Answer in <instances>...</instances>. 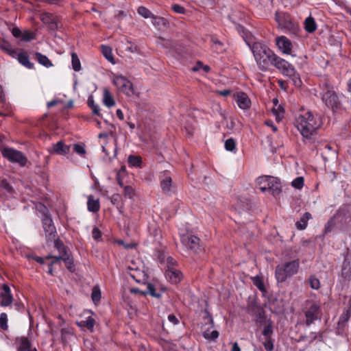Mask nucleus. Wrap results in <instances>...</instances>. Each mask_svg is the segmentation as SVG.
I'll return each instance as SVG.
<instances>
[{"mask_svg":"<svg viewBox=\"0 0 351 351\" xmlns=\"http://www.w3.org/2000/svg\"><path fill=\"white\" fill-rule=\"evenodd\" d=\"M291 186L297 189H301L304 186L303 177H298L291 182Z\"/></svg>","mask_w":351,"mask_h":351,"instance_id":"nucleus-40","label":"nucleus"},{"mask_svg":"<svg viewBox=\"0 0 351 351\" xmlns=\"http://www.w3.org/2000/svg\"><path fill=\"white\" fill-rule=\"evenodd\" d=\"M138 13L145 19H152L154 15L147 8L144 6H140L138 8Z\"/></svg>","mask_w":351,"mask_h":351,"instance_id":"nucleus-39","label":"nucleus"},{"mask_svg":"<svg viewBox=\"0 0 351 351\" xmlns=\"http://www.w3.org/2000/svg\"><path fill=\"white\" fill-rule=\"evenodd\" d=\"M149 294L154 298H159L160 293L156 291L155 287L153 285L149 283L147 286V289L142 292V295H145Z\"/></svg>","mask_w":351,"mask_h":351,"instance_id":"nucleus-33","label":"nucleus"},{"mask_svg":"<svg viewBox=\"0 0 351 351\" xmlns=\"http://www.w3.org/2000/svg\"><path fill=\"white\" fill-rule=\"evenodd\" d=\"M295 125L304 138L310 139L321 127L322 121L318 115L303 111L295 117Z\"/></svg>","mask_w":351,"mask_h":351,"instance_id":"nucleus-1","label":"nucleus"},{"mask_svg":"<svg viewBox=\"0 0 351 351\" xmlns=\"http://www.w3.org/2000/svg\"><path fill=\"white\" fill-rule=\"evenodd\" d=\"M309 307L305 312L306 317V324L307 326L311 325L313 322L319 318L321 315L320 306L315 302L309 301L308 302Z\"/></svg>","mask_w":351,"mask_h":351,"instance_id":"nucleus-10","label":"nucleus"},{"mask_svg":"<svg viewBox=\"0 0 351 351\" xmlns=\"http://www.w3.org/2000/svg\"><path fill=\"white\" fill-rule=\"evenodd\" d=\"M160 186L165 193H169L171 190L172 187V179L169 176H165L160 181Z\"/></svg>","mask_w":351,"mask_h":351,"instance_id":"nucleus-25","label":"nucleus"},{"mask_svg":"<svg viewBox=\"0 0 351 351\" xmlns=\"http://www.w3.org/2000/svg\"><path fill=\"white\" fill-rule=\"evenodd\" d=\"M0 49L12 58L16 57L17 49H13L8 42L5 40L1 41L0 43Z\"/></svg>","mask_w":351,"mask_h":351,"instance_id":"nucleus-20","label":"nucleus"},{"mask_svg":"<svg viewBox=\"0 0 351 351\" xmlns=\"http://www.w3.org/2000/svg\"><path fill=\"white\" fill-rule=\"evenodd\" d=\"M103 103L108 108H111L115 105V101L110 92L107 88L104 90Z\"/></svg>","mask_w":351,"mask_h":351,"instance_id":"nucleus-24","label":"nucleus"},{"mask_svg":"<svg viewBox=\"0 0 351 351\" xmlns=\"http://www.w3.org/2000/svg\"><path fill=\"white\" fill-rule=\"evenodd\" d=\"M113 84L118 88L119 91L125 94L128 97L134 95V88L132 83L125 77L118 75L114 77Z\"/></svg>","mask_w":351,"mask_h":351,"instance_id":"nucleus-7","label":"nucleus"},{"mask_svg":"<svg viewBox=\"0 0 351 351\" xmlns=\"http://www.w3.org/2000/svg\"><path fill=\"white\" fill-rule=\"evenodd\" d=\"M208 322L210 323V326L203 332V337L208 340H215L219 337V332L216 330H210L213 328V320L211 317H206Z\"/></svg>","mask_w":351,"mask_h":351,"instance_id":"nucleus-16","label":"nucleus"},{"mask_svg":"<svg viewBox=\"0 0 351 351\" xmlns=\"http://www.w3.org/2000/svg\"><path fill=\"white\" fill-rule=\"evenodd\" d=\"M35 56L38 62L45 67L49 68L53 65L51 60L46 56L43 55L39 52H36Z\"/></svg>","mask_w":351,"mask_h":351,"instance_id":"nucleus-29","label":"nucleus"},{"mask_svg":"<svg viewBox=\"0 0 351 351\" xmlns=\"http://www.w3.org/2000/svg\"><path fill=\"white\" fill-rule=\"evenodd\" d=\"M73 151L77 154L84 156L86 154V150L84 146L80 144H74L73 145Z\"/></svg>","mask_w":351,"mask_h":351,"instance_id":"nucleus-47","label":"nucleus"},{"mask_svg":"<svg viewBox=\"0 0 351 351\" xmlns=\"http://www.w3.org/2000/svg\"><path fill=\"white\" fill-rule=\"evenodd\" d=\"M272 112L278 122L280 121L284 117V108L281 106H278L276 108L272 110Z\"/></svg>","mask_w":351,"mask_h":351,"instance_id":"nucleus-36","label":"nucleus"},{"mask_svg":"<svg viewBox=\"0 0 351 351\" xmlns=\"http://www.w3.org/2000/svg\"><path fill=\"white\" fill-rule=\"evenodd\" d=\"M305 29L309 33H312L315 31L317 25L314 19L311 16H308L304 21Z\"/></svg>","mask_w":351,"mask_h":351,"instance_id":"nucleus-28","label":"nucleus"},{"mask_svg":"<svg viewBox=\"0 0 351 351\" xmlns=\"http://www.w3.org/2000/svg\"><path fill=\"white\" fill-rule=\"evenodd\" d=\"M310 286L313 289H318L320 287L319 280L314 276H311L308 278Z\"/></svg>","mask_w":351,"mask_h":351,"instance_id":"nucleus-41","label":"nucleus"},{"mask_svg":"<svg viewBox=\"0 0 351 351\" xmlns=\"http://www.w3.org/2000/svg\"><path fill=\"white\" fill-rule=\"evenodd\" d=\"M128 162L132 167H139L142 163V160L138 156L130 155L128 158Z\"/></svg>","mask_w":351,"mask_h":351,"instance_id":"nucleus-32","label":"nucleus"},{"mask_svg":"<svg viewBox=\"0 0 351 351\" xmlns=\"http://www.w3.org/2000/svg\"><path fill=\"white\" fill-rule=\"evenodd\" d=\"M12 34L15 38H19L21 36V32L18 27H14L12 29Z\"/></svg>","mask_w":351,"mask_h":351,"instance_id":"nucleus-56","label":"nucleus"},{"mask_svg":"<svg viewBox=\"0 0 351 351\" xmlns=\"http://www.w3.org/2000/svg\"><path fill=\"white\" fill-rule=\"evenodd\" d=\"M88 210L93 213H96L99 210V202L98 199H95L93 195L88 197L87 202Z\"/></svg>","mask_w":351,"mask_h":351,"instance_id":"nucleus-21","label":"nucleus"},{"mask_svg":"<svg viewBox=\"0 0 351 351\" xmlns=\"http://www.w3.org/2000/svg\"><path fill=\"white\" fill-rule=\"evenodd\" d=\"M92 236L95 240H98L101 237V232L98 228L95 227L92 231Z\"/></svg>","mask_w":351,"mask_h":351,"instance_id":"nucleus-52","label":"nucleus"},{"mask_svg":"<svg viewBox=\"0 0 351 351\" xmlns=\"http://www.w3.org/2000/svg\"><path fill=\"white\" fill-rule=\"evenodd\" d=\"M2 291L0 293V306H8L13 302V296L11 293L10 287L3 284L1 285Z\"/></svg>","mask_w":351,"mask_h":351,"instance_id":"nucleus-12","label":"nucleus"},{"mask_svg":"<svg viewBox=\"0 0 351 351\" xmlns=\"http://www.w3.org/2000/svg\"><path fill=\"white\" fill-rule=\"evenodd\" d=\"M149 294L154 298H159L160 293L156 291L155 287L153 285L149 283L147 286V289L142 292V295H145Z\"/></svg>","mask_w":351,"mask_h":351,"instance_id":"nucleus-34","label":"nucleus"},{"mask_svg":"<svg viewBox=\"0 0 351 351\" xmlns=\"http://www.w3.org/2000/svg\"><path fill=\"white\" fill-rule=\"evenodd\" d=\"M252 280L253 281L254 285L261 291H265V287L264 286L262 278L258 276H256L252 278Z\"/></svg>","mask_w":351,"mask_h":351,"instance_id":"nucleus-38","label":"nucleus"},{"mask_svg":"<svg viewBox=\"0 0 351 351\" xmlns=\"http://www.w3.org/2000/svg\"><path fill=\"white\" fill-rule=\"evenodd\" d=\"M124 193L125 195L128 196L130 198H132L134 194L133 189L131 186H126L124 187Z\"/></svg>","mask_w":351,"mask_h":351,"instance_id":"nucleus-54","label":"nucleus"},{"mask_svg":"<svg viewBox=\"0 0 351 351\" xmlns=\"http://www.w3.org/2000/svg\"><path fill=\"white\" fill-rule=\"evenodd\" d=\"M349 317H350L349 312H348V311H346V313H343L341 315L339 320V324L347 322L349 319Z\"/></svg>","mask_w":351,"mask_h":351,"instance_id":"nucleus-51","label":"nucleus"},{"mask_svg":"<svg viewBox=\"0 0 351 351\" xmlns=\"http://www.w3.org/2000/svg\"><path fill=\"white\" fill-rule=\"evenodd\" d=\"M126 50L130 51L131 53H136L138 51L137 47L134 45H131V46L128 47Z\"/></svg>","mask_w":351,"mask_h":351,"instance_id":"nucleus-60","label":"nucleus"},{"mask_svg":"<svg viewBox=\"0 0 351 351\" xmlns=\"http://www.w3.org/2000/svg\"><path fill=\"white\" fill-rule=\"evenodd\" d=\"M74 335V330L71 327H64L61 329V339L63 343H67Z\"/></svg>","mask_w":351,"mask_h":351,"instance_id":"nucleus-18","label":"nucleus"},{"mask_svg":"<svg viewBox=\"0 0 351 351\" xmlns=\"http://www.w3.org/2000/svg\"><path fill=\"white\" fill-rule=\"evenodd\" d=\"M57 260H62L64 262L65 266L71 272H73L75 271V266L73 264V258L70 256V254L64 256H59L56 258Z\"/></svg>","mask_w":351,"mask_h":351,"instance_id":"nucleus-27","label":"nucleus"},{"mask_svg":"<svg viewBox=\"0 0 351 351\" xmlns=\"http://www.w3.org/2000/svg\"><path fill=\"white\" fill-rule=\"evenodd\" d=\"M250 48L256 63L263 70H267L269 63L271 64L277 56L265 45L259 42L254 43Z\"/></svg>","mask_w":351,"mask_h":351,"instance_id":"nucleus-2","label":"nucleus"},{"mask_svg":"<svg viewBox=\"0 0 351 351\" xmlns=\"http://www.w3.org/2000/svg\"><path fill=\"white\" fill-rule=\"evenodd\" d=\"M225 148L226 150L233 152L236 148V143L233 138H229L225 142Z\"/></svg>","mask_w":351,"mask_h":351,"instance_id":"nucleus-43","label":"nucleus"},{"mask_svg":"<svg viewBox=\"0 0 351 351\" xmlns=\"http://www.w3.org/2000/svg\"><path fill=\"white\" fill-rule=\"evenodd\" d=\"M91 298L93 301L95 303L99 301L101 298V291L99 287H95L93 289Z\"/></svg>","mask_w":351,"mask_h":351,"instance_id":"nucleus-42","label":"nucleus"},{"mask_svg":"<svg viewBox=\"0 0 351 351\" xmlns=\"http://www.w3.org/2000/svg\"><path fill=\"white\" fill-rule=\"evenodd\" d=\"M232 351H241L239 344L237 342L232 344Z\"/></svg>","mask_w":351,"mask_h":351,"instance_id":"nucleus-64","label":"nucleus"},{"mask_svg":"<svg viewBox=\"0 0 351 351\" xmlns=\"http://www.w3.org/2000/svg\"><path fill=\"white\" fill-rule=\"evenodd\" d=\"M300 267L299 260H294L276 266L275 276L278 282H284L296 274Z\"/></svg>","mask_w":351,"mask_h":351,"instance_id":"nucleus-5","label":"nucleus"},{"mask_svg":"<svg viewBox=\"0 0 351 351\" xmlns=\"http://www.w3.org/2000/svg\"><path fill=\"white\" fill-rule=\"evenodd\" d=\"M41 208L44 213L42 221L43 228L46 234V238L48 241L55 240L56 230L54 225L53 224L52 219L49 216L47 215V213H45V211L47 212V208L43 205H41Z\"/></svg>","mask_w":351,"mask_h":351,"instance_id":"nucleus-8","label":"nucleus"},{"mask_svg":"<svg viewBox=\"0 0 351 351\" xmlns=\"http://www.w3.org/2000/svg\"><path fill=\"white\" fill-rule=\"evenodd\" d=\"M53 147L54 153L64 156L69 153L71 146L65 145L62 141H58Z\"/></svg>","mask_w":351,"mask_h":351,"instance_id":"nucleus-17","label":"nucleus"},{"mask_svg":"<svg viewBox=\"0 0 351 351\" xmlns=\"http://www.w3.org/2000/svg\"><path fill=\"white\" fill-rule=\"evenodd\" d=\"M266 125L271 127L274 132H276L278 130L277 127L271 121H266Z\"/></svg>","mask_w":351,"mask_h":351,"instance_id":"nucleus-61","label":"nucleus"},{"mask_svg":"<svg viewBox=\"0 0 351 351\" xmlns=\"http://www.w3.org/2000/svg\"><path fill=\"white\" fill-rule=\"evenodd\" d=\"M165 276L173 284L178 283L182 278V272L175 268H169L166 271Z\"/></svg>","mask_w":351,"mask_h":351,"instance_id":"nucleus-15","label":"nucleus"},{"mask_svg":"<svg viewBox=\"0 0 351 351\" xmlns=\"http://www.w3.org/2000/svg\"><path fill=\"white\" fill-rule=\"evenodd\" d=\"M101 52L104 56L112 64H114L115 61L113 57L112 49L106 45H101Z\"/></svg>","mask_w":351,"mask_h":351,"instance_id":"nucleus-26","label":"nucleus"},{"mask_svg":"<svg viewBox=\"0 0 351 351\" xmlns=\"http://www.w3.org/2000/svg\"><path fill=\"white\" fill-rule=\"evenodd\" d=\"M323 91L324 93L322 98L326 104L328 106H330L332 110L339 108L341 106V104L337 94L332 90V88L326 86L324 88Z\"/></svg>","mask_w":351,"mask_h":351,"instance_id":"nucleus-9","label":"nucleus"},{"mask_svg":"<svg viewBox=\"0 0 351 351\" xmlns=\"http://www.w3.org/2000/svg\"><path fill=\"white\" fill-rule=\"evenodd\" d=\"M217 93L221 96L226 97L230 94L231 91L229 89H224L222 90H217Z\"/></svg>","mask_w":351,"mask_h":351,"instance_id":"nucleus-58","label":"nucleus"},{"mask_svg":"<svg viewBox=\"0 0 351 351\" xmlns=\"http://www.w3.org/2000/svg\"><path fill=\"white\" fill-rule=\"evenodd\" d=\"M238 106L243 110L250 108L251 101L246 93L243 92L237 93L234 95Z\"/></svg>","mask_w":351,"mask_h":351,"instance_id":"nucleus-14","label":"nucleus"},{"mask_svg":"<svg viewBox=\"0 0 351 351\" xmlns=\"http://www.w3.org/2000/svg\"><path fill=\"white\" fill-rule=\"evenodd\" d=\"M116 114L119 119L123 120L124 119L123 113L121 109H117L116 111Z\"/></svg>","mask_w":351,"mask_h":351,"instance_id":"nucleus-63","label":"nucleus"},{"mask_svg":"<svg viewBox=\"0 0 351 351\" xmlns=\"http://www.w3.org/2000/svg\"><path fill=\"white\" fill-rule=\"evenodd\" d=\"M336 223L333 219H330L325 225L324 234H328L331 232L335 228Z\"/></svg>","mask_w":351,"mask_h":351,"instance_id":"nucleus-44","label":"nucleus"},{"mask_svg":"<svg viewBox=\"0 0 351 351\" xmlns=\"http://www.w3.org/2000/svg\"><path fill=\"white\" fill-rule=\"evenodd\" d=\"M16 58L18 59L19 62L21 64L25 66V67H27L28 69H32L33 67V64L32 62H30L27 53H25V52L18 53L17 52V55H16Z\"/></svg>","mask_w":351,"mask_h":351,"instance_id":"nucleus-23","label":"nucleus"},{"mask_svg":"<svg viewBox=\"0 0 351 351\" xmlns=\"http://www.w3.org/2000/svg\"><path fill=\"white\" fill-rule=\"evenodd\" d=\"M256 186L263 193H269L273 196H277L281 193L279 180L277 178L263 176L256 180Z\"/></svg>","mask_w":351,"mask_h":351,"instance_id":"nucleus-4","label":"nucleus"},{"mask_svg":"<svg viewBox=\"0 0 351 351\" xmlns=\"http://www.w3.org/2000/svg\"><path fill=\"white\" fill-rule=\"evenodd\" d=\"M8 316L7 314L5 313H2L0 315V327L3 330H6L8 328Z\"/></svg>","mask_w":351,"mask_h":351,"instance_id":"nucleus-46","label":"nucleus"},{"mask_svg":"<svg viewBox=\"0 0 351 351\" xmlns=\"http://www.w3.org/2000/svg\"><path fill=\"white\" fill-rule=\"evenodd\" d=\"M276 43L279 50L284 54L290 55L292 51V43L286 36H281L277 37Z\"/></svg>","mask_w":351,"mask_h":351,"instance_id":"nucleus-11","label":"nucleus"},{"mask_svg":"<svg viewBox=\"0 0 351 351\" xmlns=\"http://www.w3.org/2000/svg\"><path fill=\"white\" fill-rule=\"evenodd\" d=\"M312 216L310 213H305L300 219L299 221H298L295 223V226L299 230H304L308 224V221L311 219Z\"/></svg>","mask_w":351,"mask_h":351,"instance_id":"nucleus-22","label":"nucleus"},{"mask_svg":"<svg viewBox=\"0 0 351 351\" xmlns=\"http://www.w3.org/2000/svg\"><path fill=\"white\" fill-rule=\"evenodd\" d=\"M76 324L80 328H86L88 330L93 332L95 324V320L92 317L88 316L85 320L77 322Z\"/></svg>","mask_w":351,"mask_h":351,"instance_id":"nucleus-19","label":"nucleus"},{"mask_svg":"<svg viewBox=\"0 0 351 351\" xmlns=\"http://www.w3.org/2000/svg\"><path fill=\"white\" fill-rule=\"evenodd\" d=\"M87 103H88V106L90 107V108H92L93 106H95L96 104H95V101L93 99V97H89L88 99V101H87Z\"/></svg>","mask_w":351,"mask_h":351,"instance_id":"nucleus-62","label":"nucleus"},{"mask_svg":"<svg viewBox=\"0 0 351 351\" xmlns=\"http://www.w3.org/2000/svg\"><path fill=\"white\" fill-rule=\"evenodd\" d=\"M167 318L173 325H177L179 323V319L173 314L169 315Z\"/></svg>","mask_w":351,"mask_h":351,"instance_id":"nucleus-55","label":"nucleus"},{"mask_svg":"<svg viewBox=\"0 0 351 351\" xmlns=\"http://www.w3.org/2000/svg\"><path fill=\"white\" fill-rule=\"evenodd\" d=\"M182 243L197 253L200 250L199 239L195 236L183 235L181 237Z\"/></svg>","mask_w":351,"mask_h":351,"instance_id":"nucleus-13","label":"nucleus"},{"mask_svg":"<svg viewBox=\"0 0 351 351\" xmlns=\"http://www.w3.org/2000/svg\"><path fill=\"white\" fill-rule=\"evenodd\" d=\"M1 154L5 158L11 162L18 163L24 167L26 165L27 158L20 151L10 147H3L1 149Z\"/></svg>","mask_w":351,"mask_h":351,"instance_id":"nucleus-6","label":"nucleus"},{"mask_svg":"<svg viewBox=\"0 0 351 351\" xmlns=\"http://www.w3.org/2000/svg\"><path fill=\"white\" fill-rule=\"evenodd\" d=\"M278 85L280 86V88H281L282 89H283V90H287V83H286V82H285V81L282 80H278Z\"/></svg>","mask_w":351,"mask_h":351,"instance_id":"nucleus-59","label":"nucleus"},{"mask_svg":"<svg viewBox=\"0 0 351 351\" xmlns=\"http://www.w3.org/2000/svg\"><path fill=\"white\" fill-rule=\"evenodd\" d=\"M34 38V34L32 32H25L22 35V40L23 41H29Z\"/></svg>","mask_w":351,"mask_h":351,"instance_id":"nucleus-50","label":"nucleus"},{"mask_svg":"<svg viewBox=\"0 0 351 351\" xmlns=\"http://www.w3.org/2000/svg\"><path fill=\"white\" fill-rule=\"evenodd\" d=\"M152 19L153 25L158 28H160L161 27H166L168 24L167 20L161 16L154 15Z\"/></svg>","mask_w":351,"mask_h":351,"instance_id":"nucleus-31","label":"nucleus"},{"mask_svg":"<svg viewBox=\"0 0 351 351\" xmlns=\"http://www.w3.org/2000/svg\"><path fill=\"white\" fill-rule=\"evenodd\" d=\"M54 246L58 250L59 252V256H66L69 255L68 250L66 247L64 245V244L59 240H54Z\"/></svg>","mask_w":351,"mask_h":351,"instance_id":"nucleus-30","label":"nucleus"},{"mask_svg":"<svg viewBox=\"0 0 351 351\" xmlns=\"http://www.w3.org/2000/svg\"><path fill=\"white\" fill-rule=\"evenodd\" d=\"M265 349L267 351H272L274 349V344L271 339H265V342L263 343Z\"/></svg>","mask_w":351,"mask_h":351,"instance_id":"nucleus-49","label":"nucleus"},{"mask_svg":"<svg viewBox=\"0 0 351 351\" xmlns=\"http://www.w3.org/2000/svg\"><path fill=\"white\" fill-rule=\"evenodd\" d=\"M91 110H92V113L93 114H95V115H98V116H101L100 114V108L98 105H95L94 106H93L92 108H90Z\"/></svg>","mask_w":351,"mask_h":351,"instance_id":"nucleus-57","label":"nucleus"},{"mask_svg":"<svg viewBox=\"0 0 351 351\" xmlns=\"http://www.w3.org/2000/svg\"><path fill=\"white\" fill-rule=\"evenodd\" d=\"M273 333L272 326L269 324L265 326L263 330V335L265 337V339H271V336Z\"/></svg>","mask_w":351,"mask_h":351,"instance_id":"nucleus-45","label":"nucleus"},{"mask_svg":"<svg viewBox=\"0 0 351 351\" xmlns=\"http://www.w3.org/2000/svg\"><path fill=\"white\" fill-rule=\"evenodd\" d=\"M271 65L274 66L283 75L289 77L295 87L301 86L302 80L300 74L291 63L276 56Z\"/></svg>","mask_w":351,"mask_h":351,"instance_id":"nucleus-3","label":"nucleus"},{"mask_svg":"<svg viewBox=\"0 0 351 351\" xmlns=\"http://www.w3.org/2000/svg\"><path fill=\"white\" fill-rule=\"evenodd\" d=\"M19 351H30V342L27 337L20 339Z\"/></svg>","mask_w":351,"mask_h":351,"instance_id":"nucleus-35","label":"nucleus"},{"mask_svg":"<svg viewBox=\"0 0 351 351\" xmlns=\"http://www.w3.org/2000/svg\"><path fill=\"white\" fill-rule=\"evenodd\" d=\"M172 10L178 14H184L185 12V9L184 7L178 5V4H174L172 5Z\"/></svg>","mask_w":351,"mask_h":351,"instance_id":"nucleus-53","label":"nucleus"},{"mask_svg":"<svg viewBox=\"0 0 351 351\" xmlns=\"http://www.w3.org/2000/svg\"><path fill=\"white\" fill-rule=\"evenodd\" d=\"M71 62H72V67L74 71H79L81 69V64L80 61L76 53H73L71 54Z\"/></svg>","mask_w":351,"mask_h":351,"instance_id":"nucleus-37","label":"nucleus"},{"mask_svg":"<svg viewBox=\"0 0 351 351\" xmlns=\"http://www.w3.org/2000/svg\"><path fill=\"white\" fill-rule=\"evenodd\" d=\"M0 186L2 189H5L8 193H12V187L6 180H2L1 182Z\"/></svg>","mask_w":351,"mask_h":351,"instance_id":"nucleus-48","label":"nucleus"}]
</instances>
